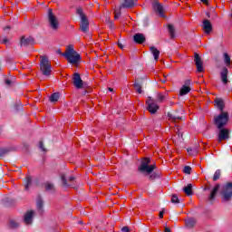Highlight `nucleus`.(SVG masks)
<instances>
[{"label":"nucleus","instance_id":"obj_1","mask_svg":"<svg viewBox=\"0 0 232 232\" xmlns=\"http://www.w3.org/2000/svg\"><path fill=\"white\" fill-rule=\"evenodd\" d=\"M63 57H65L71 64H77L79 61H81V54L73 50V46L72 45L66 48Z\"/></svg>","mask_w":232,"mask_h":232},{"label":"nucleus","instance_id":"obj_2","mask_svg":"<svg viewBox=\"0 0 232 232\" xmlns=\"http://www.w3.org/2000/svg\"><path fill=\"white\" fill-rule=\"evenodd\" d=\"M40 58V70L43 75H45V77H50L52 73V63H50L47 56H41Z\"/></svg>","mask_w":232,"mask_h":232},{"label":"nucleus","instance_id":"obj_3","mask_svg":"<svg viewBox=\"0 0 232 232\" xmlns=\"http://www.w3.org/2000/svg\"><path fill=\"white\" fill-rule=\"evenodd\" d=\"M77 14L80 15L81 24H80V30L86 34L90 30V21L88 20V16L82 12V9L78 8Z\"/></svg>","mask_w":232,"mask_h":232},{"label":"nucleus","instance_id":"obj_4","mask_svg":"<svg viewBox=\"0 0 232 232\" xmlns=\"http://www.w3.org/2000/svg\"><path fill=\"white\" fill-rule=\"evenodd\" d=\"M214 122L218 130L224 128L229 122V113L221 111L218 116L214 118Z\"/></svg>","mask_w":232,"mask_h":232},{"label":"nucleus","instance_id":"obj_5","mask_svg":"<svg viewBox=\"0 0 232 232\" xmlns=\"http://www.w3.org/2000/svg\"><path fill=\"white\" fill-rule=\"evenodd\" d=\"M150 162H151L150 158H143L141 160V164L139 167V171H141V173H146L147 175H150V173H151L153 169L157 168L155 165H150Z\"/></svg>","mask_w":232,"mask_h":232},{"label":"nucleus","instance_id":"obj_6","mask_svg":"<svg viewBox=\"0 0 232 232\" xmlns=\"http://www.w3.org/2000/svg\"><path fill=\"white\" fill-rule=\"evenodd\" d=\"M48 21L49 25L53 30H59V20L57 19V16L53 14L52 9L48 10Z\"/></svg>","mask_w":232,"mask_h":232},{"label":"nucleus","instance_id":"obj_7","mask_svg":"<svg viewBox=\"0 0 232 232\" xmlns=\"http://www.w3.org/2000/svg\"><path fill=\"white\" fill-rule=\"evenodd\" d=\"M61 180L63 182V185L66 188H75V184L77 183L73 177L66 178V175L64 174L61 175Z\"/></svg>","mask_w":232,"mask_h":232},{"label":"nucleus","instance_id":"obj_8","mask_svg":"<svg viewBox=\"0 0 232 232\" xmlns=\"http://www.w3.org/2000/svg\"><path fill=\"white\" fill-rule=\"evenodd\" d=\"M194 62L197 72H198V73H202V72H204V62H202V58H200V55L197 53H194Z\"/></svg>","mask_w":232,"mask_h":232},{"label":"nucleus","instance_id":"obj_9","mask_svg":"<svg viewBox=\"0 0 232 232\" xmlns=\"http://www.w3.org/2000/svg\"><path fill=\"white\" fill-rule=\"evenodd\" d=\"M147 110L150 113H157L159 110V105L155 102L151 97H149L147 100Z\"/></svg>","mask_w":232,"mask_h":232},{"label":"nucleus","instance_id":"obj_10","mask_svg":"<svg viewBox=\"0 0 232 232\" xmlns=\"http://www.w3.org/2000/svg\"><path fill=\"white\" fill-rule=\"evenodd\" d=\"M72 84L77 88L78 90H81L84 86V82H82V79H81V74L79 72H75L72 77Z\"/></svg>","mask_w":232,"mask_h":232},{"label":"nucleus","instance_id":"obj_11","mask_svg":"<svg viewBox=\"0 0 232 232\" xmlns=\"http://www.w3.org/2000/svg\"><path fill=\"white\" fill-rule=\"evenodd\" d=\"M222 195L225 200H229L232 197V183H227L223 186Z\"/></svg>","mask_w":232,"mask_h":232},{"label":"nucleus","instance_id":"obj_12","mask_svg":"<svg viewBox=\"0 0 232 232\" xmlns=\"http://www.w3.org/2000/svg\"><path fill=\"white\" fill-rule=\"evenodd\" d=\"M191 80L185 81V83L179 90V95L182 97L184 95H188V92H191Z\"/></svg>","mask_w":232,"mask_h":232},{"label":"nucleus","instance_id":"obj_13","mask_svg":"<svg viewBox=\"0 0 232 232\" xmlns=\"http://www.w3.org/2000/svg\"><path fill=\"white\" fill-rule=\"evenodd\" d=\"M218 142H221L222 140H227L229 139V130L227 129H219V132L218 135Z\"/></svg>","mask_w":232,"mask_h":232},{"label":"nucleus","instance_id":"obj_14","mask_svg":"<svg viewBox=\"0 0 232 232\" xmlns=\"http://www.w3.org/2000/svg\"><path fill=\"white\" fill-rule=\"evenodd\" d=\"M34 215H35L34 210H29L24 214V222L26 226H30L34 222Z\"/></svg>","mask_w":232,"mask_h":232},{"label":"nucleus","instance_id":"obj_15","mask_svg":"<svg viewBox=\"0 0 232 232\" xmlns=\"http://www.w3.org/2000/svg\"><path fill=\"white\" fill-rule=\"evenodd\" d=\"M153 9L156 12V14H159L160 17H164V6H162V5L159 3V1H154Z\"/></svg>","mask_w":232,"mask_h":232},{"label":"nucleus","instance_id":"obj_16","mask_svg":"<svg viewBox=\"0 0 232 232\" xmlns=\"http://www.w3.org/2000/svg\"><path fill=\"white\" fill-rule=\"evenodd\" d=\"M133 40L137 44H144V43H146V36L140 33H138L134 34Z\"/></svg>","mask_w":232,"mask_h":232},{"label":"nucleus","instance_id":"obj_17","mask_svg":"<svg viewBox=\"0 0 232 232\" xmlns=\"http://www.w3.org/2000/svg\"><path fill=\"white\" fill-rule=\"evenodd\" d=\"M34 43H35V40L32 36H29L27 38H24V37L21 38L22 46H30L32 44H34Z\"/></svg>","mask_w":232,"mask_h":232},{"label":"nucleus","instance_id":"obj_18","mask_svg":"<svg viewBox=\"0 0 232 232\" xmlns=\"http://www.w3.org/2000/svg\"><path fill=\"white\" fill-rule=\"evenodd\" d=\"M214 105L216 106V108H218L221 111H224V108H225V103H224V100H222V98H216L214 100Z\"/></svg>","mask_w":232,"mask_h":232},{"label":"nucleus","instance_id":"obj_19","mask_svg":"<svg viewBox=\"0 0 232 232\" xmlns=\"http://www.w3.org/2000/svg\"><path fill=\"white\" fill-rule=\"evenodd\" d=\"M203 30L205 34H210L211 30H213V26L211 25V22L209 20L203 21Z\"/></svg>","mask_w":232,"mask_h":232},{"label":"nucleus","instance_id":"obj_20","mask_svg":"<svg viewBox=\"0 0 232 232\" xmlns=\"http://www.w3.org/2000/svg\"><path fill=\"white\" fill-rule=\"evenodd\" d=\"M218 189H220V185L217 184L214 188L212 189L209 197H208V200L210 202H213V200H215V197L217 196V193H218Z\"/></svg>","mask_w":232,"mask_h":232},{"label":"nucleus","instance_id":"obj_21","mask_svg":"<svg viewBox=\"0 0 232 232\" xmlns=\"http://www.w3.org/2000/svg\"><path fill=\"white\" fill-rule=\"evenodd\" d=\"M227 68L224 67L220 72V78L223 84H227Z\"/></svg>","mask_w":232,"mask_h":232},{"label":"nucleus","instance_id":"obj_22","mask_svg":"<svg viewBox=\"0 0 232 232\" xmlns=\"http://www.w3.org/2000/svg\"><path fill=\"white\" fill-rule=\"evenodd\" d=\"M132 6H135L134 0H124V3L121 5L120 8H132Z\"/></svg>","mask_w":232,"mask_h":232},{"label":"nucleus","instance_id":"obj_23","mask_svg":"<svg viewBox=\"0 0 232 232\" xmlns=\"http://www.w3.org/2000/svg\"><path fill=\"white\" fill-rule=\"evenodd\" d=\"M150 53L154 56L155 61H159V57L160 55V51H159L155 46L150 47Z\"/></svg>","mask_w":232,"mask_h":232},{"label":"nucleus","instance_id":"obj_24","mask_svg":"<svg viewBox=\"0 0 232 232\" xmlns=\"http://www.w3.org/2000/svg\"><path fill=\"white\" fill-rule=\"evenodd\" d=\"M183 191L188 195V197H191V195H193V186L191 184H188L187 187L183 188Z\"/></svg>","mask_w":232,"mask_h":232},{"label":"nucleus","instance_id":"obj_25","mask_svg":"<svg viewBox=\"0 0 232 232\" xmlns=\"http://www.w3.org/2000/svg\"><path fill=\"white\" fill-rule=\"evenodd\" d=\"M186 227H188V229H191L192 227H195V224H197V221L195 218H188L185 221Z\"/></svg>","mask_w":232,"mask_h":232},{"label":"nucleus","instance_id":"obj_26","mask_svg":"<svg viewBox=\"0 0 232 232\" xmlns=\"http://www.w3.org/2000/svg\"><path fill=\"white\" fill-rule=\"evenodd\" d=\"M44 188L46 191H50L51 193H53L55 191V186H53L51 182H46L44 184Z\"/></svg>","mask_w":232,"mask_h":232},{"label":"nucleus","instance_id":"obj_27","mask_svg":"<svg viewBox=\"0 0 232 232\" xmlns=\"http://www.w3.org/2000/svg\"><path fill=\"white\" fill-rule=\"evenodd\" d=\"M168 28L170 39H175V27L172 24H169Z\"/></svg>","mask_w":232,"mask_h":232},{"label":"nucleus","instance_id":"obj_28","mask_svg":"<svg viewBox=\"0 0 232 232\" xmlns=\"http://www.w3.org/2000/svg\"><path fill=\"white\" fill-rule=\"evenodd\" d=\"M57 101H59V93L54 92L50 96V102H57Z\"/></svg>","mask_w":232,"mask_h":232},{"label":"nucleus","instance_id":"obj_29","mask_svg":"<svg viewBox=\"0 0 232 232\" xmlns=\"http://www.w3.org/2000/svg\"><path fill=\"white\" fill-rule=\"evenodd\" d=\"M224 62L226 63L227 66L231 64V57L227 53H224Z\"/></svg>","mask_w":232,"mask_h":232},{"label":"nucleus","instance_id":"obj_30","mask_svg":"<svg viewBox=\"0 0 232 232\" xmlns=\"http://www.w3.org/2000/svg\"><path fill=\"white\" fill-rule=\"evenodd\" d=\"M221 175H222V172L220 171V169L216 170V172L213 176L214 182H217V180H218V179H220Z\"/></svg>","mask_w":232,"mask_h":232},{"label":"nucleus","instance_id":"obj_31","mask_svg":"<svg viewBox=\"0 0 232 232\" xmlns=\"http://www.w3.org/2000/svg\"><path fill=\"white\" fill-rule=\"evenodd\" d=\"M134 88L138 93H142V85H140V83L135 82Z\"/></svg>","mask_w":232,"mask_h":232},{"label":"nucleus","instance_id":"obj_32","mask_svg":"<svg viewBox=\"0 0 232 232\" xmlns=\"http://www.w3.org/2000/svg\"><path fill=\"white\" fill-rule=\"evenodd\" d=\"M188 153L189 155H198V150L197 149H191V148H188L187 150Z\"/></svg>","mask_w":232,"mask_h":232},{"label":"nucleus","instance_id":"obj_33","mask_svg":"<svg viewBox=\"0 0 232 232\" xmlns=\"http://www.w3.org/2000/svg\"><path fill=\"white\" fill-rule=\"evenodd\" d=\"M43 206H44V202H43V199L40 198L37 200V209H39V211H43Z\"/></svg>","mask_w":232,"mask_h":232},{"label":"nucleus","instance_id":"obj_34","mask_svg":"<svg viewBox=\"0 0 232 232\" xmlns=\"http://www.w3.org/2000/svg\"><path fill=\"white\" fill-rule=\"evenodd\" d=\"M171 202L172 204H179L180 200L179 199V197H177V195H172Z\"/></svg>","mask_w":232,"mask_h":232},{"label":"nucleus","instance_id":"obj_35","mask_svg":"<svg viewBox=\"0 0 232 232\" xmlns=\"http://www.w3.org/2000/svg\"><path fill=\"white\" fill-rule=\"evenodd\" d=\"M32 184V178L31 177H27L26 178V183H25V189L28 190V188H30V185Z\"/></svg>","mask_w":232,"mask_h":232},{"label":"nucleus","instance_id":"obj_36","mask_svg":"<svg viewBox=\"0 0 232 232\" xmlns=\"http://www.w3.org/2000/svg\"><path fill=\"white\" fill-rule=\"evenodd\" d=\"M183 172L186 173L187 175H191V167L189 166H185Z\"/></svg>","mask_w":232,"mask_h":232},{"label":"nucleus","instance_id":"obj_37","mask_svg":"<svg viewBox=\"0 0 232 232\" xmlns=\"http://www.w3.org/2000/svg\"><path fill=\"white\" fill-rule=\"evenodd\" d=\"M10 227L15 228V227H19V223H17L14 220H11L9 223Z\"/></svg>","mask_w":232,"mask_h":232},{"label":"nucleus","instance_id":"obj_38","mask_svg":"<svg viewBox=\"0 0 232 232\" xmlns=\"http://www.w3.org/2000/svg\"><path fill=\"white\" fill-rule=\"evenodd\" d=\"M164 99H166V96H164L162 93H158V101L159 102H164Z\"/></svg>","mask_w":232,"mask_h":232},{"label":"nucleus","instance_id":"obj_39","mask_svg":"<svg viewBox=\"0 0 232 232\" xmlns=\"http://www.w3.org/2000/svg\"><path fill=\"white\" fill-rule=\"evenodd\" d=\"M169 119H171V121H173L174 122H179V121L182 120V118H180V117H175L172 115L169 116Z\"/></svg>","mask_w":232,"mask_h":232},{"label":"nucleus","instance_id":"obj_40","mask_svg":"<svg viewBox=\"0 0 232 232\" xmlns=\"http://www.w3.org/2000/svg\"><path fill=\"white\" fill-rule=\"evenodd\" d=\"M121 17V10H114V19H119Z\"/></svg>","mask_w":232,"mask_h":232},{"label":"nucleus","instance_id":"obj_41","mask_svg":"<svg viewBox=\"0 0 232 232\" xmlns=\"http://www.w3.org/2000/svg\"><path fill=\"white\" fill-rule=\"evenodd\" d=\"M39 148L40 150H42V151H46V149L44 148V144L43 143V141L39 142Z\"/></svg>","mask_w":232,"mask_h":232},{"label":"nucleus","instance_id":"obj_42","mask_svg":"<svg viewBox=\"0 0 232 232\" xmlns=\"http://www.w3.org/2000/svg\"><path fill=\"white\" fill-rule=\"evenodd\" d=\"M121 231H122V232H130V227H123L121 228Z\"/></svg>","mask_w":232,"mask_h":232},{"label":"nucleus","instance_id":"obj_43","mask_svg":"<svg viewBox=\"0 0 232 232\" xmlns=\"http://www.w3.org/2000/svg\"><path fill=\"white\" fill-rule=\"evenodd\" d=\"M154 179H157L156 174H152V175L150 176V180H153Z\"/></svg>","mask_w":232,"mask_h":232},{"label":"nucleus","instance_id":"obj_44","mask_svg":"<svg viewBox=\"0 0 232 232\" xmlns=\"http://www.w3.org/2000/svg\"><path fill=\"white\" fill-rule=\"evenodd\" d=\"M5 84H6V86H10L12 84V81L5 80Z\"/></svg>","mask_w":232,"mask_h":232},{"label":"nucleus","instance_id":"obj_45","mask_svg":"<svg viewBox=\"0 0 232 232\" xmlns=\"http://www.w3.org/2000/svg\"><path fill=\"white\" fill-rule=\"evenodd\" d=\"M56 53H58V55H64V53H63V52L61 51V49H58L56 51Z\"/></svg>","mask_w":232,"mask_h":232},{"label":"nucleus","instance_id":"obj_46","mask_svg":"<svg viewBox=\"0 0 232 232\" xmlns=\"http://www.w3.org/2000/svg\"><path fill=\"white\" fill-rule=\"evenodd\" d=\"M160 218H164V210L160 212Z\"/></svg>","mask_w":232,"mask_h":232},{"label":"nucleus","instance_id":"obj_47","mask_svg":"<svg viewBox=\"0 0 232 232\" xmlns=\"http://www.w3.org/2000/svg\"><path fill=\"white\" fill-rule=\"evenodd\" d=\"M203 5H208V0H200Z\"/></svg>","mask_w":232,"mask_h":232},{"label":"nucleus","instance_id":"obj_48","mask_svg":"<svg viewBox=\"0 0 232 232\" xmlns=\"http://www.w3.org/2000/svg\"><path fill=\"white\" fill-rule=\"evenodd\" d=\"M164 232H171V229H169V227H165Z\"/></svg>","mask_w":232,"mask_h":232},{"label":"nucleus","instance_id":"obj_49","mask_svg":"<svg viewBox=\"0 0 232 232\" xmlns=\"http://www.w3.org/2000/svg\"><path fill=\"white\" fill-rule=\"evenodd\" d=\"M3 43H4V44H6V43H8V39L5 38V39L3 40Z\"/></svg>","mask_w":232,"mask_h":232},{"label":"nucleus","instance_id":"obj_50","mask_svg":"<svg viewBox=\"0 0 232 232\" xmlns=\"http://www.w3.org/2000/svg\"><path fill=\"white\" fill-rule=\"evenodd\" d=\"M4 30H10V26L5 27Z\"/></svg>","mask_w":232,"mask_h":232},{"label":"nucleus","instance_id":"obj_51","mask_svg":"<svg viewBox=\"0 0 232 232\" xmlns=\"http://www.w3.org/2000/svg\"><path fill=\"white\" fill-rule=\"evenodd\" d=\"M118 46L122 49V44H119Z\"/></svg>","mask_w":232,"mask_h":232},{"label":"nucleus","instance_id":"obj_52","mask_svg":"<svg viewBox=\"0 0 232 232\" xmlns=\"http://www.w3.org/2000/svg\"><path fill=\"white\" fill-rule=\"evenodd\" d=\"M109 92H113V89L112 88H109Z\"/></svg>","mask_w":232,"mask_h":232}]
</instances>
